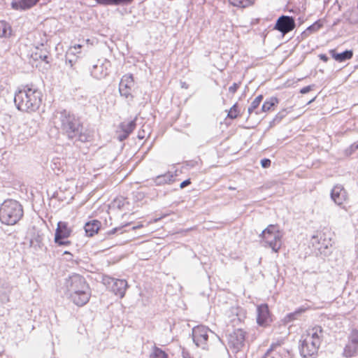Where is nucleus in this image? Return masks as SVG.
I'll use <instances>...</instances> for the list:
<instances>
[{
    "label": "nucleus",
    "mask_w": 358,
    "mask_h": 358,
    "mask_svg": "<svg viewBox=\"0 0 358 358\" xmlns=\"http://www.w3.org/2000/svg\"><path fill=\"white\" fill-rule=\"evenodd\" d=\"M53 123L55 128L69 140L84 143L90 139V136L87 131L84 130L80 119L69 111L62 110L56 112Z\"/></svg>",
    "instance_id": "1"
},
{
    "label": "nucleus",
    "mask_w": 358,
    "mask_h": 358,
    "mask_svg": "<svg viewBox=\"0 0 358 358\" xmlns=\"http://www.w3.org/2000/svg\"><path fill=\"white\" fill-rule=\"evenodd\" d=\"M41 91L33 85H22L16 90L14 103L17 109L24 113L36 111L42 103Z\"/></svg>",
    "instance_id": "2"
},
{
    "label": "nucleus",
    "mask_w": 358,
    "mask_h": 358,
    "mask_svg": "<svg viewBox=\"0 0 358 358\" xmlns=\"http://www.w3.org/2000/svg\"><path fill=\"white\" fill-rule=\"evenodd\" d=\"M64 293L78 306L85 305L91 296L90 287L85 278L73 273L65 279Z\"/></svg>",
    "instance_id": "3"
},
{
    "label": "nucleus",
    "mask_w": 358,
    "mask_h": 358,
    "mask_svg": "<svg viewBox=\"0 0 358 358\" xmlns=\"http://www.w3.org/2000/svg\"><path fill=\"white\" fill-rule=\"evenodd\" d=\"M23 213L22 206L16 200L7 199L0 206V220L6 225L17 223Z\"/></svg>",
    "instance_id": "4"
},
{
    "label": "nucleus",
    "mask_w": 358,
    "mask_h": 358,
    "mask_svg": "<svg viewBox=\"0 0 358 358\" xmlns=\"http://www.w3.org/2000/svg\"><path fill=\"white\" fill-rule=\"evenodd\" d=\"M260 237L263 245L268 246L275 252H278L282 245V234L277 225L270 224L262 231Z\"/></svg>",
    "instance_id": "5"
},
{
    "label": "nucleus",
    "mask_w": 358,
    "mask_h": 358,
    "mask_svg": "<svg viewBox=\"0 0 358 358\" xmlns=\"http://www.w3.org/2000/svg\"><path fill=\"white\" fill-rule=\"evenodd\" d=\"M102 282L116 296L120 298H123L124 296L126 290L128 287L127 280L114 278L108 275H104L102 278Z\"/></svg>",
    "instance_id": "6"
},
{
    "label": "nucleus",
    "mask_w": 358,
    "mask_h": 358,
    "mask_svg": "<svg viewBox=\"0 0 358 358\" xmlns=\"http://www.w3.org/2000/svg\"><path fill=\"white\" fill-rule=\"evenodd\" d=\"M348 341L342 353L345 358L358 356V329L352 328L348 334Z\"/></svg>",
    "instance_id": "7"
},
{
    "label": "nucleus",
    "mask_w": 358,
    "mask_h": 358,
    "mask_svg": "<svg viewBox=\"0 0 358 358\" xmlns=\"http://www.w3.org/2000/svg\"><path fill=\"white\" fill-rule=\"evenodd\" d=\"M245 334V331L237 329L227 336L228 346L234 352H239L244 346Z\"/></svg>",
    "instance_id": "8"
},
{
    "label": "nucleus",
    "mask_w": 358,
    "mask_h": 358,
    "mask_svg": "<svg viewBox=\"0 0 358 358\" xmlns=\"http://www.w3.org/2000/svg\"><path fill=\"white\" fill-rule=\"evenodd\" d=\"M208 331L209 329L204 326H197L192 329V337L193 341L195 345L198 347L201 348L203 350L208 348Z\"/></svg>",
    "instance_id": "9"
},
{
    "label": "nucleus",
    "mask_w": 358,
    "mask_h": 358,
    "mask_svg": "<svg viewBox=\"0 0 358 358\" xmlns=\"http://www.w3.org/2000/svg\"><path fill=\"white\" fill-rule=\"evenodd\" d=\"M71 229L69 227L68 223L65 222H59L55 234V242L59 245H67L70 244V241H64L70 236Z\"/></svg>",
    "instance_id": "10"
},
{
    "label": "nucleus",
    "mask_w": 358,
    "mask_h": 358,
    "mask_svg": "<svg viewBox=\"0 0 358 358\" xmlns=\"http://www.w3.org/2000/svg\"><path fill=\"white\" fill-rule=\"evenodd\" d=\"M110 62L104 59L98 60L96 64H94L90 70L91 76L97 80L105 78L108 74Z\"/></svg>",
    "instance_id": "11"
},
{
    "label": "nucleus",
    "mask_w": 358,
    "mask_h": 358,
    "mask_svg": "<svg viewBox=\"0 0 358 358\" xmlns=\"http://www.w3.org/2000/svg\"><path fill=\"white\" fill-rule=\"evenodd\" d=\"M324 234L319 232L311 238V244L315 250H317L320 254L326 255L329 246H331V239H327L324 237Z\"/></svg>",
    "instance_id": "12"
},
{
    "label": "nucleus",
    "mask_w": 358,
    "mask_h": 358,
    "mask_svg": "<svg viewBox=\"0 0 358 358\" xmlns=\"http://www.w3.org/2000/svg\"><path fill=\"white\" fill-rule=\"evenodd\" d=\"M295 28L294 17L287 15L280 16L276 21L275 29L282 34H287Z\"/></svg>",
    "instance_id": "13"
},
{
    "label": "nucleus",
    "mask_w": 358,
    "mask_h": 358,
    "mask_svg": "<svg viewBox=\"0 0 358 358\" xmlns=\"http://www.w3.org/2000/svg\"><path fill=\"white\" fill-rule=\"evenodd\" d=\"M320 345L317 342L306 339L302 341L300 347V353L303 358H313V356L317 352Z\"/></svg>",
    "instance_id": "14"
},
{
    "label": "nucleus",
    "mask_w": 358,
    "mask_h": 358,
    "mask_svg": "<svg viewBox=\"0 0 358 358\" xmlns=\"http://www.w3.org/2000/svg\"><path fill=\"white\" fill-rule=\"evenodd\" d=\"M257 322L259 326L266 327L272 322L271 315L266 303L257 306Z\"/></svg>",
    "instance_id": "15"
},
{
    "label": "nucleus",
    "mask_w": 358,
    "mask_h": 358,
    "mask_svg": "<svg viewBox=\"0 0 358 358\" xmlns=\"http://www.w3.org/2000/svg\"><path fill=\"white\" fill-rule=\"evenodd\" d=\"M331 198L338 206H341L347 199L348 194L342 185H336L331 191Z\"/></svg>",
    "instance_id": "16"
},
{
    "label": "nucleus",
    "mask_w": 358,
    "mask_h": 358,
    "mask_svg": "<svg viewBox=\"0 0 358 358\" xmlns=\"http://www.w3.org/2000/svg\"><path fill=\"white\" fill-rule=\"evenodd\" d=\"M134 80L132 76H124L119 85V92L122 96L125 98H132L131 93V86L133 85Z\"/></svg>",
    "instance_id": "17"
},
{
    "label": "nucleus",
    "mask_w": 358,
    "mask_h": 358,
    "mask_svg": "<svg viewBox=\"0 0 358 358\" xmlns=\"http://www.w3.org/2000/svg\"><path fill=\"white\" fill-rule=\"evenodd\" d=\"M284 343V340H278L276 342H273L271 344L269 348L262 355V358H267L271 357L272 358L280 357L282 351L281 346Z\"/></svg>",
    "instance_id": "18"
},
{
    "label": "nucleus",
    "mask_w": 358,
    "mask_h": 358,
    "mask_svg": "<svg viewBox=\"0 0 358 358\" xmlns=\"http://www.w3.org/2000/svg\"><path fill=\"white\" fill-rule=\"evenodd\" d=\"M13 290V285L6 279L0 278V299L2 302L9 301V294Z\"/></svg>",
    "instance_id": "19"
},
{
    "label": "nucleus",
    "mask_w": 358,
    "mask_h": 358,
    "mask_svg": "<svg viewBox=\"0 0 358 358\" xmlns=\"http://www.w3.org/2000/svg\"><path fill=\"white\" fill-rule=\"evenodd\" d=\"M324 337V331L320 326H315L308 330V335L306 339H310V341L317 342V345H320L322 338Z\"/></svg>",
    "instance_id": "20"
},
{
    "label": "nucleus",
    "mask_w": 358,
    "mask_h": 358,
    "mask_svg": "<svg viewBox=\"0 0 358 358\" xmlns=\"http://www.w3.org/2000/svg\"><path fill=\"white\" fill-rule=\"evenodd\" d=\"M40 0H13L11 6L15 10H27L35 6Z\"/></svg>",
    "instance_id": "21"
},
{
    "label": "nucleus",
    "mask_w": 358,
    "mask_h": 358,
    "mask_svg": "<svg viewBox=\"0 0 358 358\" xmlns=\"http://www.w3.org/2000/svg\"><path fill=\"white\" fill-rule=\"evenodd\" d=\"M101 226L100 221L92 220L85 223L84 229L87 236H92L98 232Z\"/></svg>",
    "instance_id": "22"
},
{
    "label": "nucleus",
    "mask_w": 358,
    "mask_h": 358,
    "mask_svg": "<svg viewBox=\"0 0 358 358\" xmlns=\"http://www.w3.org/2000/svg\"><path fill=\"white\" fill-rule=\"evenodd\" d=\"M329 53L336 61L339 62L350 59L353 56V52L351 50H347L341 53H337L335 50H331Z\"/></svg>",
    "instance_id": "23"
},
{
    "label": "nucleus",
    "mask_w": 358,
    "mask_h": 358,
    "mask_svg": "<svg viewBox=\"0 0 358 358\" xmlns=\"http://www.w3.org/2000/svg\"><path fill=\"white\" fill-rule=\"evenodd\" d=\"M174 175L171 172H167L164 174L157 176L155 179L154 182L157 185H162L166 183L173 182L174 179Z\"/></svg>",
    "instance_id": "24"
},
{
    "label": "nucleus",
    "mask_w": 358,
    "mask_h": 358,
    "mask_svg": "<svg viewBox=\"0 0 358 358\" xmlns=\"http://www.w3.org/2000/svg\"><path fill=\"white\" fill-rule=\"evenodd\" d=\"M278 103L279 101L278 98L271 96L264 101L262 106L261 111L268 112L270 110H274V107H275Z\"/></svg>",
    "instance_id": "25"
},
{
    "label": "nucleus",
    "mask_w": 358,
    "mask_h": 358,
    "mask_svg": "<svg viewBox=\"0 0 358 358\" xmlns=\"http://www.w3.org/2000/svg\"><path fill=\"white\" fill-rule=\"evenodd\" d=\"M307 310L306 308L301 306L299 308H297L295 311L293 313H290L287 314L284 319L285 322L289 323L294 320H298L299 317L306 312Z\"/></svg>",
    "instance_id": "26"
},
{
    "label": "nucleus",
    "mask_w": 358,
    "mask_h": 358,
    "mask_svg": "<svg viewBox=\"0 0 358 358\" xmlns=\"http://www.w3.org/2000/svg\"><path fill=\"white\" fill-rule=\"evenodd\" d=\"M322 23L317 20L314 22L313 24L309 26L305 31H303L301 34V36L303 38L308 37L313 33L317 31L320 28L322 27Z\"/></svg>",
    "instance_id": "27"
},
{
    "label": "nucleus",
    "mask_w": 358,
    "mask_h": 358,
    "mask_svg": "<svg viewBox=\"0 0 358 358\" xmlns=\"http://www.w3.org/2000/svg\"><path fill=\"white\" fill-rule=\"evenodd\" d=\"M12 34L11 26L4 20H0V37L8 38Z\"/></svg>",
    "instance_id": "28"
},
{
    "label": "nucleus",
    "mask_w": 358,
    "mask_h": 358,
    "mask_svg": "<svg viewBox=\"0 0 358 358\" xmlns=\"http://www.w3.org/2000/svg\"><path fill=\"white\" fill-rule=\"evenodd\" d=\"M96 1L103 6H117L129 4L133 0H96Z\"/></svg>",
    "instance_id": "29"
},
{
    "label": "nucleus",
    "mask_w": 358,
    "mask_h": 358,
    "mask_svg": "<svg viewBox=\"0 0 358 358\" xmlns=\"http://www.w3.org/2000/svg\"><path fill=\"white\" fill-rule=\"evenodd\" d=\"M136 125V119H134L128 122H122L120 125V127L124 133H126V136H129V134L135 129Z\"/></svg>",
    "instance_id": "30"
},
{
    "label": "nucleus",
    "mask_w": 358,
    "mask_h": 358,
    "mask_svg": "<svg viewBox=\"0 0 358 358\" xmlns=\"http://www.w3.org/2000/svg\"><path fill=\"white\" fill-rule=\"evenodd\" d=\"M32 57L34 60L41 59L47 64L49 63L47 51L38 48H36V51L32 54Z\"/></svg>",
    "instance_id": "31"
},
{
    "label": "nucleus",
    "mask_w": 358,
    "mask_h": 358,
    "mask_svg": "<svg viewBox=\"0 0 358 358\" xmlns=\"http://www.w3.org/2000/svg\"><path fill=\"white\" fill-rule=\"evenodd\" d=\"M255 0H229V2L234 6L246 8L254 3Z\"/></svg>",
    "instance_id": "32"
},
{
    "label": "nucleus",
    "mask_w": 358,
    "mask_h": 358,
    "mask_svg": "<svg viewBox=\"0 0 358 358\" xmlns=\"http://www.w3.org/2000/svg\"><path fill=\"white\" fill-rule=\"evenodd\" d=\"M263 99V95L260 94L257 96L251 103L250 106L248 109V112L249 114H251L255 109L258 108L260 103Z\"/></svg>",
    "instance_id": "33"
},
{
    "label": "nucleus",
    "mask_w": 358,
    "mask_h": 358,
    "mask_svg": "<svg viewBox=\"0 0 358 358\" xmlns=\"http://www.w3.org/2000/svg\"><path fill=\"white\" fill-rule=\"evenodd\" d=\"M287 114V112L285 109L282 110L278 113H277L273 120L270 122V126L273 127L277 124H278Z\"/></svg>",
    "instance_id": "34"
},
{
    "label": "nucleus",
    "mask_w": 358,
    "mask_h": 358,
    "mask_svg": "<svg viewBox=\"0 0 358 358\" xmlns=\"http://www.w3.org/2000/svg\"><path fill=\"white\" fill-rule=\"evenodd\" d=\"M152 357L153 358H168V355L161 348L155 347L152 354Z\"/></svg>",
    "instance_id": "35"
},
{
    "label": "nucleus",
    "mask_w": 358,
    "mask_h": 358,
    "mask_svg": "<svg viewBox=\"0 0 358 358\" xmlns=\"http://www.w3.org/2000/svg\"><path fill=\"white\" fill-rule=\"evenodd\" d=\"M238 115V106L235 103L229 110L227 117L230 119H235Z\"/></svg>",
    "instance_id": "36"
},
{
    "label": "nucleus",
    "mask_w": 358,
    "mask_h": 358,
    "mask_svg": "<svg viewBox=\"0 0 358 358\" xmlns=\"http://www.w3.org/2000/svg\"><path fill=\"white\" fill-rule=\"evenodd\" d=\"M239 86H240V83H234L231 86H230L229 87V92L234 94L238 89Z\"/></svg>",
    "instance_id": "37"
},
{
    "label": "nucleus",
    "mask_w": 358,
    "mask_h": 358,
    "mask_svg": "<svg viewBox=\"0 0 358 358\" xmlns=\"http://www.w3.org/2000/svg\"><path fill=\"white\" fill-rule=\"evenodd\" d=\"M122 228H123V226H122V227H115V228H113V229H111V230L108 231L107 232V234H108V235H113V234H115L116 232H118V231H120V233H122Z\"/></svg>",
    "instance_id": "38"
},
{
    "label": "nucleus",
    "mask_w": 358,
    "mask_h": 358,
    "mask_svg": "<svg viewBox=\"0 0 358 358\" xmlns=\"http://www.w3.org/2000/svg\"><path fill=\"white\" fill-rule=\"evenodd\" d=\"M271 160L269 159H263L261 160V164L262 166V167L264 168H267L268 166H270L271 165Z\"/></svg>",
    "instance_id": "39"
},
{
    "label": "nucleus",
    "mask_w": 358,
    "mask_h": 358,
    "mask_svg": "<svg viewBox=\"0 0 358 358\" xmlns=\"http://www.w3.org/2000/svg\"><path fill=\"white\" fill-rule=\"evenodd\" d=\"M314 85H308L301 89L300 92L301 94H306L312 90Z\"/></svg>",
    "instance_id": "40"
},
{
    "label": "nucleus",
    "mask_w": 358,
    "mask_h": 358,
    "mask_svg": "<svg viewBox=\"0 0 358 358\" xmlns=\"http://www.w3.org/2000/svg\"><path fill=\"white\" fill-rule=\"evenodd\" d=\"M190 184H191V180L189 178V179H187V180L182 181L180 185V187L181 189H183Z\"/></svg>",
    "instance_id": "41"
},
{
    "label": "nucleus",
    "mask_w": 358,
    "mask_h": 358,
    "mask_svg": "<svg viewBox=\"0 0 358 358\" xmlns=\"http://www.w3.org/2000/svg\"><path fill=\"white\" fill-rule=\"evenodd\" d=\"M182 358H192L189 352L185 348H183L182 350Z\"/></svg>",
    "instance_id": "42"
},
{
    "label": "nucleus",
    "mask_w": 358,
    "mask_h": 358,
    "mask_svg": "<svg viewBox=\"0 0 358 358\" xmlns=\"http://www.w3.org/2000/svg\"><path fill=\"white\" fill-rule=\"evenodd\" d=\"M319 57L321 60H322L324 62H327L329 60V57L324 54H320L319 55Z\"/></svg>",
    "instance_id": "43"
},
{
    "label": "nucleus",
    "mask_w": 358,
    "mask_h": 358,
    "mask_svg": "<svg viewBox=\"0 0 358 358\" xmlns=\"http://www.w3.org/2000/svg\"><path fill=\"white\" fill-rule=\"evenodd\" d=\"M66 64H69V66H70L71 68H72V67L73 66L74 62H73L72 59H69V58L66 57Z\"/></svg>",
    "instance_id": "44"
},
{
    "label": "nucleus",
    "mask_w": 358,
    "mask_h": 358,
    "mask_svg": "<svg viewBox=\"0 0 358 358\" xmlns=\"http://www.w3.org/2000/svg\"><path fill=\"white\" fill-rule=\"evenodd\" d=\"M145 131L144 130L138 131V138L139 139H143L145 138Z\"/></svg>",
    "instance_id": "45"
},
{
    "label": "nucleus",
    "mask_w": 358,
    "mask_h": 358,
    "mask_svg": "<svg viewBox=\"0 0 358 358\" xmlns=\"http://www.w3.org/2000/svg\"><path fill=\"white\" fill-rule=\"evenodd\" d=\"M350 148L352 151H355L358 150V141L355 143H354L351 146Z\"/></svg>",
    "instance_id": "46"
},
{
    "label": "nucleus",
    "mask_w": 358,
    "mask_h": 358,
    "mask_svg": "<svg viewBox=\"0 0 358 358\" xmlns=\"http://www.w3.org/2000/svg\"><path fill=\"white\" fill-rule=\"evenodd\" d=\"M128 136H126V133L123 132V134L119 136V138L120 141H123V140L126 139Z\"/></svg>",
    "instance_id": "47"
},
{
    "label": "nucleus",
    "mask_w": 358,
    "mask_h": 358,
    "mask_svg": "<svg viewBox=\"0 0 358 358\" xmlns=\"http://www.w3.org/2000/svg\"><path fill=\"white\" fill-rule=\"evenodd\" d=\"M81 47H82L81 45H75L73 47L71 48V50H72L73 49V50H76L77 49H80Z\"/></svg>",
    "instance_id": "48"
},
{
    "label": "nucleus",
    "mask_w": 358,
    "mask_h": 358,
    "mask_svg": "<svg viewBox=\"0 0 358 358\" xmlns=\"http://www.w3.org/2000/svg\"><path fill=\"white\" fill-rule=\"evenodd\" d=\"M138 227H139L138 226L133 227H132V229H137V228H138Z\"/></svg>",
    "instance_id": "49"
}]
</instances>
